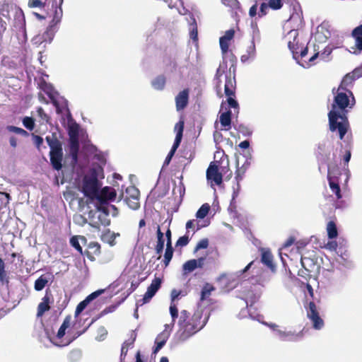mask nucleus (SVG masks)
Returning a JSON list of instances; mask_svg holds the SVG:
<instances>
[{"instance_id": "obj_1", "label": "nucleus", "mask_w": 362, "mask_h": 362, "mask_svg": "<svg viewBox=\"0 0 362 362\" xmlns=\"http://www.w3.org/2000/svg\"><path fill=\"white\" fill-rule=\"evenodd\" d=\"M343 91L337 90L332 104V110L328 114L329 129L332 132L337 129L340 139H343L347 132L348 122L346 117L335 110V108L337 107L339 109L344 110L346 107L351 108L355 104V98L351 90Z\"/></svg>"}, {"instance_id": "obj_2", "label": "nucleus", "mask_w": 362, "mask_h": 362, "mask_svg": "<svg viewBox=\"0 0 362 362\" xmlns=\"http://www.w3.org/2000/svg\"><path fill=\"white\" fill-rule=\"evenodd\" d=\"M0 15L8 20L12 34L16 35L19 44L25 43L28 37L23 10L13 2L4 0L1 4Z\"/></svg>"}, {"instance_id": "obj_3", "label": "nucleus", "mask_w": 362, "mask_h": 362, "mask_svg": "<svg viewBox=\"0 0 362 362\" xmlns=\"http://www.w3.org/2000/svg\"><path fill=\"white\" fill-rule=\"evenodd\" d=\"M209 315H206L204 319L201 321L202 313L197 311L190 316V313L183 310L180 312L178 325V338L181 341H185L199 330H201L206 324Z\"/></svg>"}, {"instance_id": "obj_4", "label": "nucleus", "mask_w": 362, "mask_h": 362, "mask_svg": "<svg viewBox=\"0 0 362 362\" xmlns=\"http://www.w3.org/2000/svg\"><path fill=\"white\" fill-rule=\"evenodd\" d=\"M45 140L50 148L49 159L51 165L53 169L59 171L63 167L64 153L62 144L54 134L46 136Z\"/></svg>"}, {"instance_id": "obj_5", "label": "nucleus", "mask_w": 362, "mask_h": 362, "mask_svg": "<svg viewBox=\"0 0 362 362\" xmlns=\"http://www.w3.org/2000/svg\"><path fill=\"white\" fill-rule=\"evenodd\" d=\"M116 197V192L110 187H105L99 190L95 198L98 202L97 208L99 211L107 216L109 214L108 202L115 200Z\"/></svg>"}, {"instance_id": "obj_6", "label": "nucleus", "mask_w": 362, "mask_h": 362, "mask_svg": "<svg viewBox=\"0 0 362 362\" xmlns=\"http://www.w3.org/2000/svg\"><path fill=\"white\" fill-rule=\"evenodd\" d=\"M82 192L86 197L95 199L99 192V182L95 170L83 177Z\"/></svg>"}, {"instance_id": "obj_7", "label": "nucleus", "mask_w": 362, "mask_h": 362, "mask_svg": "<svg viewBox=\"0 0 362 362\" xmlns=\"http://www.w3.org/2000/svg\"><path fill=\"white\" fill-rule=\"evenodd\" d=\"M69 154L71 157V170L76 175V180L80 178L85 173V169L78 163V153L79 151L78 139H69Z\"/></svg>"}, {"instance_id": "obj_8", "label": "nucleus", "mask_w": 362, "mask_h": 362, "mask_svg": "<svg viewBox=\"0 0 362 362\" xmlns=\"http://www.w3.org/2000/svg\"><path fill=\"white\" fill-rule=\"evenodd\" d=\"M235 79L232 78L230 75L226 76L224 85L225 94L228 97L227 103L231 108H238V102L233 98L235 93Z\"/></svg>"}, {"instance_id": "obj_9", "label": "nucleus", "mask_w": 362, "mask_h": 362, "mask_svg": "<svg viewBox=\"0 0 362 362\" xmlns=\"http://www.w3.org/2000/svg\"><path fill=\"white\" fill-rule=\"evenodd\" d=\"M307 316L313 323L315 329H321L324 327V321L319 315L317 306L314 302H310L307 308Z\"/></svg>"}, {"instance_id": "obj_10", "label": "nucleus", "mask_w": 362, "mask_h": 362, "mask_svg": "<svg viewBox=\"0 0 362 362\" xmlns=\"http://www.w3.org/2000/svg\"><path fill=\"white\" fill-rule=\"evenodd\" d=\"M161 285V279L160 278H155L151 285L147 288L144 297L136 301V305L140 306L148 302L155 296Z\"/></svg>"}, {"instance_id": "obj_11", "label": "nucleus", "mask_w": 362, "mask_h": 362, "mask_svg": "<svg viewBox=\"0 0 362 362\" xmlns=\"http://www.w3.org/2000/svg\"><path fill=\"white\" fill-rule=\"evenodd\" d=\"M298 36V32L297 30H290L285 36V40L288 43V47L293 54V58L295 60L298 59V54L299 49L298 42L297 38Z\"/></svg>"}, {"instance_id": "obj_12", "label": "nucleus", "mask_w": 362, "mask_h": 362, "mask_svg": "<svg viewBox=\"0 0 362 362\" xmlns=\"http://www.w3.org/2000/svg\"><path fill=\"white\" fill-rule=\"evenodd\" d=\"M250 165V162L248 158H247L245 162L243 163L241 166H240V158H237L236 159V172H235V180H237V189H234L233 194V199H234L236 197H238L240 189V181H241L243 178V176Z\"/></svg>"}, {"instance_id": "obj_13", "label": "nucleus", "mask_w": 362, "mask_h": 362, "mask_svg": "<svg viewBox=\"0 0 362 362\" xmlns=\"http://www.w3.org/2000/svg\"><path fill=\"white\" fill-rule=\"evenodd\" d=\"M275 333L281 341H296L303 337V332H296L291 330L275 329Z\"/></svg>"}, {"instance_id": "obj_14", "label": "nucleus", "mask_w": 362, "mask_h": 362, "mask_svg": "<svg viewBox=\"0 0 362 362\" xmlns=\"http://www.w3.org/2000/svg\"><path fill=\"white\" fill-rule=\"evenodd\" d=\"M189 95V89H184L175 96V107L177 112L183 110L187 106Z\"/></svg>"}, {"instance_id": "obj_15", "label": "nucleus", "mask_w": 362, "mask_h": 362, "mask_svg": "<svg viewBox=\"0 0 362 362\" xmlns=\"http://www.w3.org/2000/svg\"><path fill=\"white\" fill-rule=\"evenodd\" d=\"M206 177L208 180H213L217 185L222 183V175L218 172V167L211 163L206 170Z\"/></svg>"}, {"instance_id": "obj_16", "label": "nucleus", "mask_w": 362, "mask_h": 362, "mask_svg": "<svg viewBox=\"0 0 362 362\" xmlns=\"http://www.w3.org/2000/svg\"><path fill=\"white\" fill-rule=\"evenodd\" d=\"M336 262L344 268L351 269L354 266L352 261L349 258V255L346 252H342L339 250L337 252Z\"/></svg>"}, {"instance_id": "obj_17", "label": "nucleus", "mask_w": 362, "mask_h": 362, "mask_svg": "<svg viewBox=\"0 0 362 362\" xmlns=\"http://www.w3.org/2000/svg\"><path fill=\"white\" fill-rule=\"evenodd\" d=\"M63 1L64 0H59V5L57 6L56 4L52 20L49 23V25H53L54 28H58V25L60 23L63 16V10L62 8Z\"/></svg>"}, {"instance_id": "obj_18", "label": "nucleus", "mask_w": 362, "mask_h": 362, "mask_svg": "<svg viewBox=\"0 0 362 362\" xmlns=\"http://www.w3.org/2000/svg\"><path fill=\"white\" fill-rule=\"evenodd\" d=\"M261 262L272 271L275 270V266L273 264V256L269 250L262 249Z\"/></svg>"}, {"instance_id": "obj_19", "label": "nucleus", "mask_w": 362, "mask_h": 362, "mask_svg": "<svg viewBox=\"0 0 362 362\" xmlns=\"http://www.w3.org/2000/svg\"><path fill=\"white\" fill-rule=\"evenodd\" d=\"M256 39L259 40V32L257 28H254L251 45L247 49V54L251 57L252 60H253L256 57V48L255 45V40Z\"/></svg>"}, {"instance_id": "obj_20", "label": "nucleus", "mask_w": 362, "mask_h": 362, "mask_svg": "<svg viewBox=\"0 0 362 362\" xmlns=\"http://www.w3.org/2000/svg\"><path fill=\"white\" fill-rule=\"evenodd\" d=\"M57 30L58 28H54L53 25H49L46 31L40 35V37H42V40H43L45 42L44 47H45L47 44H50L52 42Z\"/></svg>"}, {"instance_id": "obj_21", "label": "nucleus", "mask_w": 362, "mask_h": 362, "mask_svg": "<svg viewBox=\"0 0 362 362\" xmlns=\"http://www.w3.org/2000/svg\"><path fill=\"white\" fill-rule=\"evenodd\" d=\"M49 301L50 296L47 293H46L45 296L42 298V301L37 306V317L42 316L46 311L49 310Z\"/></svg>"}, {"instance_id": "obj_22", "label": "nucleus", "mask_w": 362, "mask_h": 362, "mask_svg": "<svg viewBox=\"0 0 362 362\" xmlns=\"http://www.w3.org/2000/svg\"><path fill=\"white\" fill-rule=\"evenodd\" d=\"M187 21L189 23V37L194 42H196L198 40L197 25L196 20L193 16H190L189 19H187Z\"/></svg>"}, {"instance_id": "obj_23", "label": "nucleus", "mask_w": 362, "mask_h": 362, "mask_svg": "<svg viewBox=\"0 0 362 362\" xmlns=\"http://www.w3.org/2000/svg\"><path fill=\"white\" fill-rule=\"evenodd\" d=\"M355 80L351 72L346 74L338 88V90H349L347 87L350 86Z\"/></svg>"}, {"instance_id": "obj_24", "label": "nucleus", "mask_w": 362, "mask_h": 362, "mask_svg": "<svg viewBox=\"0 0 362 362\" xmlns=\"http://www.w3.org/2000/svg\"><path fill=\"white\" fill-rule=\"evenodd\" d=\"M6 264L4 260L0 257V283L1 285L8 286L9 276L5 269Z\"/></svg>"}, {"instance_id": "obj_25", "label": "nucleus", "mask_w": 362, "mask_h": 362, "mask_svg": "<svg viewBox=\"0 0 362 362\" xmlns=\"http://www.w3.org/2000/svg\"><path fill=\"white\" fill-rule=\"evenodd\" d=\"M165 76L160 75L151 81V86L156 90H163L165 86Z\"/></svg>"}, {"instance_id": "obj_26", "label": "nucleus", "mask_w": 362, "mask_h": 362, "mask_svg": "<svg viewBox=\"0 0 362 362\" xmlns=\"http://www.w3.org/2000/svg\"><path fill=\"white\" fill-rule=\"evenodd\" d=\"M220 122H221V124L226 128V129H229L230 128V124H231V111L230 110H228V111L222 112L221 114Z\"/></svg>"}, {"instance_id": "obj_27", "label": "nucleus", "mask_w": 362, "mask_h": 362, "mask_svg": "<svg viewBox=\"0 0 362 362\" xmlns=\"http://www.w3.org/2000/svg\"><path fill=\"white\" fill-rule=\"evenodd\" d=\"M184 130V121L180 120L177 123L175 124L174 127V131L176 132V136L174 141V143L180 144L182 138V134Z\"/></svg>"}, {"instance_id": "obj_28", "label": "nucleus", "mask_w": 362, "mask_h": 362, "mask_svg": "<svg viewBox=\"0 0 362 362\" xmlns=\"http://www.w3.org/2000/svg\"><path fill=\"white\" fill-rule=\"evenodd\" d=\"M70 322H71V317L66 316L65 317V319L64 320V322H62L61 327H59V329L57 332V338L61 339L65 335L66 329L69 327Z\"/></svg>"}, {"instance_id": "obj_29", "label": "nucleus", "mask_w": 362, "mask_h": 362, "mask_svg": "<svg viewBox=\"0 0 362 362\" xmlns=\"http://www.w3.org/2000/svg\"><path fill=\"white\" fill-rule=\"evenodd\" d=\"M165 330H163L160 334H159L156 339L159 341L163 342L164 344L166 343L168 339L169 338L170 331L172 329L170 325H165Z\"/></svg>"}, {"instance_id": "obj_30", "label": "nucleus", "mask_w": 362, "mask_h": 362, "mask_svg": "<svg viewBox=\"0 0 362 362\" xmlns=\"http://www.w3.org/2000/svg\"><path fill=\"white\" fill-rule=\"evenodd\" d=\"M173 256V248L172 244H166V249L164 254L163 263L165 267L168 266Z\"/></svg>"}, {"instance_id": "obj_31", "label": "nucleus", "mask_w": 362, "mask_h": 362, "mask_svg": "<svg viewBox=\"0 0 362 362\" xmlns=\"http://www.w3.org/2000/svg\"><path fill=\"white\" fill-rule=\"evenodd\" d=\"M195 259H190L185 262L182 265L184 274L190 273L197 269Z\"/></svg>"}, {"instance_id": "obj_32", "label": "nucleus", "mask_w": 362, "mask_h": 362, "mask_svg": "<svg viewBox=\"0 0 362 362\" xmlns=\"http://www.w3.org/2000/svg\"><path fill=\"white\" fill-rule=\"evenodd\" d=\"M123 198H133V197H139V189L134 187L130 186L126 189L125 194H122Z\"/></svg>"}, {"instance_id": "obj_33", "label": "nucleus", "mask_w": 362, "mask_h": 362, "mask_svg": "<svg viewBox=\"0 0 362 362\" xmlns=\"http://www.w3.org/2000/svg\"><path fill=\"white\" fill-rule=\"evenodd\" d=\"M327 231L328 238L330 239L335 238L338 235L336 224L333 221H329L327 223Z\"/></svg>"}, {"instance_id": "obj_34", "label": "nucleus", "mask_w": 362, "mask_h": 362, "mask_svg": "<svg viewBox=\"0 0 362 362\" xmlns=\"http://www.w3.org/2000/svg\"><path fill=\"white\" fill-rule=\"evenodd\" d=\"M47 283L48 279L47 277H45L44 275H42L35 281L34 288L37 291H42Z\"/></svg>"}, {"instance_id": "obj_35", "label": "nucleus", "mask_w": 362, "mask_h": 362, "mask_svg": "<svg viewBox=\"0 0 362 362\" xmlns=\"http://www.w3.org/2000/svg\"><path fill=\"white\" fill-rule=\"evenodd\" d=\"M68 131L69 139H78L79 126L76 123L69 124Z\"/></svg>"}, {"instance_id": "obj_36", "label": "nucleus", "mask_w": 362, "mask_h": 362, "mask_svg": "<svg viewBox=\"0 0 362 362\" xmlns=\"http://www.w3.org/2000/svg\"><path fill=\"white\" fill-rule=\"evenodd\" d=\"M124 201L126 202L127 206L133 209L136 210L139 207V197H133V198H123Z\"/></svg>"}, {"instance_id": "obj_37", "label": "nucleus", "mask_w": 362, "mask_h": 362, "mask_svg": "<svg viewBox=\"0 0 362 362\" xmlns=\"http://www.w3.org/2000/svg\"><path fill=\"white\" fill-rule=\"evenodd\" d=\"M210 210V206L208 204H204L197 211L196 217L197 218H204L206 216Z\"/></svg>"}, {"instance_id": "obj_38", "label": "nucleus", "mask_w": 362, "mask_h": 362, "mask_svg": "<svg viewBox=\"0 0 362 362\" xmlns=\"http://www.w3.org/2000/svg\"><path fill=\"white\" fill-rule=\"evenodd\" d=\"M214 290V287L209 284H206L202 288L201 292V300H204L209 297L211 292Z\"/></svg>"}, {"instance_id": "obj_39", "label": "nucleus", "mask_w": 362, "mask_h": 362, "mask_svg": "<svg viewBox=\"0 0 362 362\" xmlns=\"http://www.w3.org/2000/svg\"><path fill=\"white\" fill-rule=\"evenodd\" d=\"M329 179V185L332 192L336 194L337 199H340L341 197V189L338 183L334 182L330 177Z\"/></svg>"}, {"instance_id": "obj_40", "label": "nucleus", "mask_w": 362, "mask_h": 362, "mask_svg": "<svg viewBox=\"0 0 362 362\" xmlns=\"http://www.w3.org/2000/svg\"><path fill=\"white\" fill-rule=\"evenodd\" d=\"M47 0H29L28 6L31 8L42 9L45 7Z\"/></svg>"}, {"instance_id": "obj_41", "label": "nucleus", "mask_w": 362, "mask_h": 362, "mask_svg": "<svg viewBox=\"0 0 362 362\" xmlns=\"http://www.w3.org/2000/svg\"><path fill=\"white\" fill-rule=\"evenodd\" d=\"M319 55V52H316L315 53L310 59L308 61H303V62H300V61H298V60H296L297 62V63L301 66L302 67L305 68V69H308L309 67L311 66L312 65V62H313L318 57Z\"/></svg>"}, {"instance_id": "obj_42", "label": "nucleus", "mask_w": 362, "mask_h": 362, "mask_svg": "<svg viewBox=\"0 0 362 362\" xmlns=\"http://www.w3.org/2000/svg\"><path fill=\"white\" fill-rule=\"evenodd\" d=\"M179 146H180L179 144H176V143H173V145L170 152L168 153V156H166V158L164 160L163 166L169 165L173 156H174V154H175L176 150L177 149V148L179 147Z\"/></svg>"}, {"instance_id": "obj_43", "label": "nucleus", "mask_w": 362, "mask_h": 362, "mask_svg": "<svg viewBox=\"0 0 362 362\" xmlns=\"http://www.w3.org/2000/svg\"><path fill=\"white\" fill-rule=\"evenodd\" d=\"M170 313L172 317V323L170 325V327L173 328L174 326L176 318L178 317V310L175 303H171L170 306Z\"/></svg>"}, {"instance_id": "obj_44", "label": "nucleus", "mask_w": 362, "mask_h": 362, "mask_svg": "<svg viewBox=\"0 0 362 362\" xmlns=\"http://www.w3.org/2000/svg\"><path fill=\"white\" fill-rule=\"evenodd\" d=\"M68 358L70 362H78L81 358V351L78 349L73 350L69 353Z\"/></svg>"}, {"instance_id": "obj_45", "label": "nucleus", "mask_w": 362, "mask_h": 362, "mask_svg": "<svg viewBox=\"0 0 362 362\" xmlns=\"http://www.w3.org/2000/svg\"><path fill=\"white\" fill-rule=\"evenodd\" d=\"M23 124L28 130H33L35 127V122L33 118L30 117H25L23 119Z\"/></svg>"}, {"instance_id": "obj_46", "label": "nucleus", "mask_w": 362, "mask_h": 362, "mask_svg": "<svg viewBox=\"0 0 362 362\" xmlns=\"http://www.w3.org/2000/svg\"><path fill=\"white\" fill-rule=\"evenodd\" d=\"M89 303H90L88 301H87L86 298H85L83 300L80 302L76 308L75 316L76 317V316L79 315L84 310V309L87 307V305Z\"/></svg>"}, {"instance_id": "obj_47", "label": "nucleus", "mask_w": 362, "mask_h": 362, "mask_svg": "<svg viewBox=\"0 0 362 362\" xmlns=\"http://www.w3.org/2000/svg\"><path fill=\"white\" fill-rule=\"evenodd\" d=\"M97 333H98V334L95 337V339L98 341H101L105 339V337L107 334V331L106 330V329L104 327H100L98 329Z\"/></svg>"}, {"instance_id": "obj_48", "label": "nucleus", "mask_w": 362, "mask_h": 362, "mask_svg": "<svg viewBox=\"0 0 362 362\" xmlns=\"http://www.w3.org/2000/svg\"><path fill=\"white\" fill-rule=\"evenodd\" d=\"M267 4L269 7L273 10L280 9L283 6L281 0H268Z\"/></svg>"}, {"instance_id": "obj_49", "label": "nucleus", "mask_w": 362, "mask_h": 362, "mask_svg": "<svg viewBox=\"0 0 362 362\" xmlns=\"http://www.w3.org/2000/svg\"><path fill=\"white\" fill-rule=\"evenodd\" d=\"M74 223L83 226L87 223V219L81 214H77L74 216Z\"/></svg>"}, {"instance_id": "obj_50", "label": "nucleus", "mask_w": 362, "mask_h": 362, "mask_svg": "<svg viewBox=\"0 0 362 362\" xmlns=\"http://www.w3.org/2000/svg\"><path fill=\"white\" fill-rule=\"evenodd\" d=\"M71 245L74 247L80 253H82V247L79 244L78 238L77 236H73L70 239Z\"/></svg>"}, {"instance_id": "obj_51", "label": "nucleus", "mask_w": 362, "mask_h": 362, "mask_svg": "<svg viewBox=\"0 0 362 362\" xmlns=\"http://www.w3.org/2000/svg\"><path fill=\"white\" fill-rule=\"evenodd\" d=\"M238 132L244 136H250L252 134V131L248 127L243 124L239 126Z\"/></svg>"}, {"instance_id": "obj_52", "label": "nucleus", "mask_w": 362, "mask_h": 362, "mask_svg": "<svg viewBox=\"0 0 362 362\" xmlns=\"http://www.w3.org/2000/svg\"><path fill=\"white\" fill-rule=\"evenodd\" d=\"M164 240H157V244L155 247V250L156 254L159 255V257H160V255L163 252V248H164Z\"/></svg>"}, {"instance_id": "obj_53", "label": "nucleus", "mask_w": 362, "mask_h": 362, "mask_svg": "<svg viewBox=\"0 0 362 362\" xmlns=\"http://www.w3.org/2000/svg\"><path fill=\"white\" fill-rule=\"evenodd\" d=\"M37 116L41 119L42 122H47L49 119L48 115L45 112L44 110L42 107H38L37 109Z\"/></svg>"}, {"instance_id": "obj_54", "label": "nucleus", "mask_w": 362, "mask_h": 362, "mask_svg": "<svg viewBox=\"0 0 362 362\" xmlns=\"http://www.w3.org/2000/svg\"><path fill=\"white\" fill-rule=\"evenodd\" d=\"M352 37L356 40L357 37H362V25L355 28L351 33Z\"/></svg>"}, {"instance_id": "obj_55", "label": "nucleus", "mask_w": 362, "mask_h": 362, "mask_svg": "<svg viewBox=\"0 0 362 362\" xmlns=\"http://www.w3.org/2000/svg\"><path fill=\"white\" fill-rule=\"evenodd\" d=\"M228 42V41L224 40L223 39H219L220 47L223 54H226L228 52L229 47Z\"/></svg>"}, {"instance_id": "obj_56", "label": "nucleus", "mask_w": 362, "mask_h": 362, "mask_svg": "<svg viewBox=\"0 0 362 362\" xmlns=\"http://www.w3.org/2000/svg\"><path fill=\"white\" fill-rule=\"evenodd\" d=\"M101 215L99 214L98 216V221H93L92 220L90 223H89V225H90L91 226L94 227V228H98L99 226H100V224H103V225H108V222H103L101 221Z\"/></svg>"}, {"instance_id": "obj_57", "label": "nucleus", "mask_w": 362, "mask_h": 362, "mask_svg": "<svg viewBox=\"0 0 362 362\" xmlns=\"http://www.w3.org/2000/svg\"><path fill=\"white\" fill-rule=\"evenodd\" d=\"M234 34H235L234 30L230 29V30H227L225 33L224 35H223L220 38L229 42L230 40H232L233 38Z\"/></svg>"}, {"instance_id": "obj_58", "label": "nucleus", "mask_w": 362, "mask_h": 362, "mask_svg": "<svg viewBox=\"0 0 362 362\" xmlns=\"http://www.w3.org/2000/svg\"><path fill=\"white\" fill-rule=\"evenodd\" d=\"M135 340V337L133 339L132 342H124L121 349V357L125 356L127 355L128 348L129 346H132Z\"/></svg>"}, {"instance_id": "obj_59", "label": "nucleus", "mask_w": 362, "mask_h": 362, "mask_svg": "<svg viewBox=\"0 0 362 362\" xmlns=\"http://www.w3.org/2000/svg\"><path fill=\"white\" fill-rule=\"evenodd\" d=\"M188 243H189L188 236L183 235V236L179 238V239L177 240V241L176 243V245L183 247V246L187 245L188 244Z\"/></svg>"}, {"instance_id": "obj_60", "label": "nucleus", "mask_w": 362, "mask_h": 362, "mask_svg": "<svg viewBox=\"0 0 362 362\" xmlns=\"http://www.w3.org/2000/svg\"><path fill=\"white\" fill-rule=\"evenodd\" d=\"M209 245V241L207 239L201 240L197 245L195 247V251H197L201 249H206Z\"/></svg>"}, {"instance_id": "obj_61", "label": "nucleus", "mask_w": 362, "mask_h": 362, "mask_svg": "<svg viewBox=\"0 0 362 362\" xmlns=\"http://www.w3.org/2000/svg\"><path fill=\"white\" fill-rule=\"evenodd\" d=\"M103 292V290H98L88 295L86 298L87 299V301L90 303L92 300H93L94 299L98 298L100 294H102Z\"/></svg>"}, {"instance_id": "obj_62", "label": "nucleus", "mask_w": 362, "mask_h": 362, "mask_svg": "<svg viewBox=\"0 0 362 362\" xmlns=\"http://www.w3.org/2000/svg\"><path fill=\"white\" fill-rule=\"evenodd\" d=\"M298 60L300 59H303L308 54V47H303L300 45H299V49H298Z\"/></svg>"}, {"instance_id": "obj_63", "label": "nucleus", "mask_w": 362, "mask_h": 362, "mask_svg": "<svg viewBox=\"0 0 362 362\" xmlns=\"http://www.w3.org/2000/svg\"><path fill=\"white\" fill-rule=\"evenodd\" d=\"M33 142L36 147L40 149V146L43 143V139L40 136L33 134Z\"/></svg>"}, {"instance_id": "obj_64", "label": "nucleus", "mask_w": 362, "mask_h": 362, "mask_svg": "<svg viewBox=\"0 0 362 362\" xmlns=\"http://www.w3.org/2000/svg\"><path fill=\"white\" fill-rule=\"evenodd\" d=\"M355 79H358L362 76V66L356 68L353 71H351Z\"/></svg>"}]
</instances>
